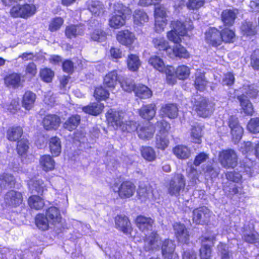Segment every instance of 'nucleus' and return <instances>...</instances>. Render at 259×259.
<instances>
[{
    "instance_id": "1",
    "label": "nucleus",
    "mask_w": 259,
    "mask_h": 259,
    "mask_svg": "<svg viewBox=\"0 0 259 259\" xmlns=\"http://www.w3.org/2000/svg\"><path fill=\"white\" fill-rule=\"evenodd\" d=\"M170 25L172 30L167 32V37L169 40L175 44H179L181 41L180 36L186 35L187 31L193 28L190 20L185 22L181 20L173 21Z\"/></svg>"
},
{
    "instance_id": "2",
    "label": "nucleus",
    "mask_w": 259,
    "mask_h": 259,
    "mask_svg": "<svg viewBox=\"0 0 259 259\" xmlns=\"http://www.w3.org/2000/svg\"><path fill=\"white\" fill-rule=\"evenodd\" d=\"M254 84L244 85L242 88L243 94L238 97L240 104L244 113L246 115H252L253 109L252 104L247 98V96L250 98H256L258 96V91Z\"/></svg>"
},
{
    "instance_id": "3",
    "label": "nucleus",
    "mask_w": 259,
    "mask_h": 259,
    "mask_svg": "<svg viewBox=\"0 0 259 259\" xmlns=\"http://www.w3.org/2000/svg\"><path fill=\"white\" fill-rule=\"evenodd\" d=\"M193 109L198 116L206 117L211 114L213 112V105L209 102L205 98L196 96L191 101Z\"/></svg>"
},
{
    "instance_id": "4",
    "label": "nucleus",
    "mask_w": 259,
    "mask_h": 259,
    "mask_svg": "<svg viewBox=\"0 0 259 259\" xmlns=\"http://www.w3.org/2000/svg\"><path fill=\"white\" fill-rule=\"evenodd\" d=\"M36 12V7L32 4H16L12 6L10 14L14 18L27 19L33 16Z\"/></svg>"
},
{
    "instance_id": "5",
    "label": "nucleus",
    "mask_w": 259,
    "mask_h": 259,
    "mask_svg": "<svg viewBox=\"0 0 259 259\" xmlns=\"http://www.w3.org/2000/svg\"><path fill=\"white\" fill-rule=\"evenodd\" d=\"M157 126L158 133L156 136L155 146L157 148L163 150L166 148L169 144L167 133L170 129V124L164 120L158 121Z\"/></svg>"
},
{
    "instance_id": "6",
    "label": "nucleus",
    "mask_w": 259,
    "mask_h": 259,
    "mask_svg": "<svg viewBox=\"0 0 259 259\" xmlns=\"http://www.w3.org/2000/svg\"><path fill=\"white\" fill-rule=\"evenodd\" d=\"M166 9L163 5H156L154 10L155 25L154 30L157 33H161L164 31L167 24Z\"/></svg>"
},
{
    "instance_id": "7",
    "label": "nucleus",
    "mask_w": 259,
    "mask_h": 259,
    "mask_svg": "<svg viewBox=\"0 0 259 259\" xmlns=\"http://www.w3.org/2000/svg\"><path fill=\"white\" fill-rule=\"evenodd\" d=\"M201 240L202 247L200 249V255L201 259H209L211 255L210 246L215 240V234H206L203 236Z\"/></svg>"
},
{
    "instance_id": "8",
    "label": "nucleus",
    "mask_w": 259,
    "mask_h": 259,
    "mask_svg": "<svg viewBox=\"0 0 259 259\" xmlns=\"http://www.w3.org/2000/svg\"><path fill=\"white\" fill-rule=\"evenodd\" d=\"M219 160L221 165L225 168H233L237 163V155L232 150H223L220 152Z\"/></svg>"
},
{
    "instance_id": "9",
    "label": "nucleus",
    "mask_w": 259,
    "mask_h": 259,
    "mask_svg": "<svg viewBox=\"0 0 259 259\" xmlns=\"http://www.w3.org/2000/svg\"><path fill=\"white\" fill-rule=\"evenodd\" d=\"M185 186L184 176L181 174H175L170 180L168 186V192L171 195H178Z\"/></svg>"
},
{
    "instance_id": "10",
    "label": "nucleus",
    "mask_w": 259,
    "mask_h": 259,
    "mask_svg": "<svg viewBox=\"0 0 259 259\" xmlns=\"http://www.w3.org/2000/svg\"><path fill=\"white\" fill-rule=\"evenodd\" d=\"M112 189L115 192H117L119 196L122 198H128L133 196L136 191V186L132 182L125 181L123 182L119 187L114 184Z\"/></svg>"
},
{
    "instance_id": "11",
    "label": "nucleus",
    "mask_w": 259,
    "mask_h": 259,
    "mask_svg": "<svg viewBox=\"0 0 259 259\" xmlns=\"http://www.w3.org/2000/svg\"><path fill=\"white\" fill-rule=\"evenodd\" d=\"M144 248L145 251H154L159 249L161 239L156 232L151 231L145 234Z\"/></svg>"
},
{
    "instance_id": "12",
    "label": "nucleus",
    "mask_w": 259,
    "mask_h": 259,
    "mask_svg": "<svg viewBox=\"0 0 259 259\" xmlns=\"http://www.w3.org/2000/svg\"><path fill=\"white\" fill-rule=\"evenodd\" d=\"M126 114L123 112L109 110L106 114L107 120L109 124L115 128H120L125 121Z\"/></svg>"
},
{
    "instance_id": "13",
    "label": "nucleus",
    "mask_w": 259,
    "mask_h": 259,
    "mask_svg": "<svg viewBox=\"0 0 259 259\" xmlns=\"http://www.w3.org/2000/svg\"><path fill=\"white\" fill-rule=\"evenodd\" d=\"M228 122L233 139L235 143H237L242 137L243 129L239 124L237 118L235 117H230Z\"/></svg>"
},
{
    "instance_id": "14",
    "label": "nucleus",
    "mask_w": 259,
    "mask_h": 259,
    "mask_svg": "<svg viewBox=\"0 0 259 259\" xmlns=\"http://www.w3.org/2000/svg\"><path fill=\"white\" fill-rule=\"evenodd\" d=\"M116 39L120 44L130 47L135 42L136 37L134 33L128 30H123L117 32Z\"/></svg>"
},
{
    "instance_id": "15",
    "label": "nucleus",
    "mask_w": 259,
    "mask_h": 259,
    "mask_svg": "<svg viewBox=\"0 0 259 259\" xmlns=\"http://www.w3.org/2000/svg\"><path fill=\"white\" fill-rule=\"evenodd\" d=\"M173 229L175 235L179 242L184 243L188 242L189 234L184 224L176 223L173 225Z\"/></svg>"
},
{
    "instance_id": "16",
    "label": "nucleus",
    "mask_w": 259,
    "mask_h": 259,
    "mask_svg": "<svg viewBox=\"0 0 259 259\" xmlns=\"http://www.w3.org/2000/svg\"><path fill=\"white\" fill-rule=\"evenodd\" d=\"M242 237L249 243L259 242V235L254 230L252 224L244 226L242 231Z\"/></svg>"
},
{
    "instance_id": "17",
    "label": "nucleus",
    "mask_w": 259,
    "mask_h": 259,
    "mask_svg": "<svg viewBox=\"0 0 259 259\" xmlns=\"http://www.w3.org/2000/svg\"><path fill=\"white\" fill-rule=\"evenodd\" d=\"M210 214V210L206 207L195 209L193 212V222L197 224L204 223L208 220Z\"/></svg>"
},
{
    "instance_id": "18",
    "label": "nucleus",
    "mask_w": 259,
    "mask_h": 259,
    "mask_svg": "<svg viewBox=\"0 0 259 259\" xmlns=\"http://www.w3.org/2000/svg\"><path fill=\"white\" fill-rule=\"evenodd\" d=\"M205 38L208 44L214 47L220 46L222 42L221 32L214 28H210L206 32Z\"/></svg>"
},
{
    "instance_id": "19",
    "label": "nucleus",
    "mask_w": 259,
    "mask_h": 259,
    "mask_svg": "<svg viewBox=\"0 0 259 259\" xmlns=\"http://www.w3.org/2000/svg\"><path fill=\"white\" fill-rule=\"evenodd\" d=\"M115 222L116 227L119 230L126 234L131 233V223L126 217L118 215L115 218Z\"/></svg>"
},
{
    "instance_id": "20",
    "label": "nucleus",
    "mask_w": 259,
    "mask_h": 259,
    "mask_svg": "<svg viewBox=\"0 0 259 259\" xmlns=\"http://www.w3.org/2000/svg\"><path fill=\"white\" fill-rule=\"evenodd\" d=\"M136 222L138 227L142 231H152L153 220L152 219L140 215L137 218Z\"/></svg>"
},
{
    "instance_id": "21",
    "label": "nucleus",
    "mask_w": 259,
    "mask_h": 259,
    "mask_svg": "<svg viewBox=\"0 0 259 259\" xmlns=\"http://www.w3.org/2000/svg\"><path fill=\"white\" fill-rule=\"evenodd\" d=\"M5 200L7 204L16 206L22 202V196L21 193L14 190L8 192L5 195Z\"/></svg>"
},
{
    "instance_id": "22",
    "label": "nucleus",
    "mask_w": 259,
    "mask_h": 259,
    "mask_svg": "<svg viewBox=\"0 0 259 259\" xmlns=\"http://www.w3.org/2000/svg\"><path fill=\"white\" fill-rule=\"evenodd\" d=\"M154 133V127L152 125L147 123L145 125H139L137 134L140 139L149 140L153 137Z\"/></svg>"
},
{
    "instance_id": "23",
    "label": "nucleus",
    "mask_w": 259,
    "mask_h": 259,
    "mask_svg": "<svg viewBox=\"0 0 259 259\" xmlns=\"http://www.w3.org/2000/svg\"><path fill=\"white\" fill-rule=\"evenodd\" d=\"M42 123L47 130L56 129L60 124V119L56 115L49 114L44 117Z\"/></svg>"
},
{
    "instance_id": "24",
    "label": "nucleus",
    "mask_w": 259,
    "mask_h": 259,
    "mask_svg": "<svg viewBox=\"0 0 259 259\" xmlns=\"http://www.w3.org/2000/svg\"><path fill=\"white\" fill-rule=\"evenodd\" d=\"M160 114L169 118H175L178 114V108L175 104H166L162 106Z\"/></svg>"
},
{
    "instance_id": "25",
    "label": "nucleus",
    "mask_w": 259,
    "mask_h": 259,
    "mask_svg": "<svg viewBox=\"0 0 259 259\" xmlns=\"http://www.w3.org/2000/svg\"><path fill=\"white\" fill-rule=\"evenodd\" d=\"M238 14L237 9H226L224 10L221 15L222 21L226 25H232Z\"/></svg>"
},
{
    "instance_id": "26",
    "label": "nucleus",
    "mask_w": 259,
    "mask_h": 259,
    "mask_svg": "<svg viewBox=\"0 0 259 259\" xmlns=\"http://www.w3.org/2000/svg\"><path fill=\"white\" fill-rule=\"evenodd\" d=\"M156 105L150 104L143 105L139 110V114L143 118L150 120L153 118L156 113Z\"/></svg>"
},
{
    "instance_id": "27",
    "label": "nucleus",
    "mask_w": 259,
    "mask_h": 259,
    "mask_svg": "<svg viewBox=\"0 0 259 259\" xmlns=\"http://www.w3.org/2000/svg\"><path fill=\"white\" fill-rule=\"evenodd\" d=\"M29 188L31 193L42 194L47 190V185L40 179H33L28 183Z\"/></svg>"
},
{
    "instance_id": "28",
    "label": "nucleus",
    "mask_w": 259,
    "mask_h": 259,
    "mask_svg": "<svg viewBox=\"0 0 259 259\" xmlns=\"http://www.w3.org/2000/svg\"><path fill=\"white\" fill-rule=\"evenodd\" d=\"M110 27L118 29L125 24V17L121 14H112L108 21Z\"/></svg>"
},
{
    "instance_id": "29",
    "label": "nucleus",
    "mask_w": 259,
    "mask_h": 259,
    "mask_svg": "<svg viewBox=\"0 0 259 259\" xmlns=\"http://www.w3.org/2000/svg\"><path fill=\"white\" fill-rule=\"evenodd\" d=\"M5 82L8 86L18 88L22 85L23 80H21L20 74L13 73L5 77Z\"/></svg>"
},
{
    "instance_id": "30",
    "label": "nucleus",
    "mask_w": 259,
    "mask_h": 259,
    "mask_svg": "<svg viewBox=\"0 0 259 259\" xmlns=\"http://www.w3.org/2000/svg\"><path fill=\"white\" fill-rule=\"evenodd\" d=\"M85 28L81 25H71L66 27L65 35L69 38L75 37L78 35H81L84 33Z\"/></svg>"
},
{
    "instance_id": "31",
    "label": "nucleus",
    "mask_w": 259,
    "mask_h": 259,
    "mask_svg": "<svg viewBox=\"0 0 259 259\" xmlns=\"http://www.w3.org/2000/svg\"><path fill=\"white\" fill-rule=\"evenodd\" d=\"M87 5L89 10L96 16L102 15L105 12L104 5L99 1H89Z\"/></svg>"
},
{
    "instance_id": "32",
    "label": "nucleus",
    "mask_w": 259,
    "mask_h": 259,
    "mask_svg": "<svg viewBox=\"0 0 259 259\" xmlns=\"http://www.w3.org/2000/svg\"><path fill=\"white\" fill-rule=\"evenodd\" d=\"M119 78H120V77L118 76L116 71H112L105 76L104 84L107 88L114 89L117 84V81H119Z\"/></svg>"
},
{
    "instance_id": "33",
    "label": "nucleus",
    "mask_w": 259,
    "mask_h": 259,
    "mask_svg": "<svg viewBox=\"0 0 259 259\" xmlns=\"http://www.w3.org/2000/svg\"><path fill=\"white\" fill-rule=\"evenodd\" d=\"M175 248L174 242L170 240H165L161 246L162 253L165 259H171L172 254Z\"/></svg>"
},
{
    "instance_id": "34",
    "label": "nucleus",
    "mask_w": 259,
    "mask_h": 259,
    "mask_svg": "<svg viewBox=\"0 0 259 259\" xmlns=\"http://www.w3.org/2000/svg\"><path fill=\"white\" fill-rule=\"evenodd\" d=\"M168 56L170 58L178 57L187 59L189 57V54L184 47L178 44L171 49V51L168 52Z\"/></svg>"
},
{
    "instance_id": "35",
    "label": "nucleus",
    "mask_w": 259,
    "mask_h": 259,
    "mask_svg": "<svg viewBox=\"0 0 259 259\" xmlns=\"http://www.w3.org/2000/svg\"><path fill=\"white\" fill-rule=\"evenodd\" d=\"M136 96L141 99H148L152 95V92L147 86L139 84L137 85L134 89Z\"/></svg>"
},
{
    "instance_id": "36",
    "label": "nucleus",
    "mask_w": 259,
    "mask_h": 259,
    "mask_svg": "<svg viewBox=\"0 0 259 259\" xmlns=\"http://www.w3.org/2000/svg\"><path fill=\"white\" fill-rule=\"evenodd\" d=\"M46 215L50 223L54 225L59 223L62 219L58 209L55 207H50L47 210Z\"/></svg>"
},
{
    "instance_id": "37",
    "label": "nucleus",
    "mask_w": 259,
    "mask_h": 259,
    "mask_svg": "<svg viewBox=\"0 0 259 259\" xmlns=\"http://www.w3.org/2000/svg\"><path fill=\"white\" fill-rule=\"evenodd\" d=\"M152 42L156 49L159 51H165L167 55L168 52L171 51V48L169 46L168 42L163 37L154 38Z\"/></svg>"
},
{
    "instance_id": "38",
    "label": "nucleus",
    "mask_w": 259,
    "mask_h": 259,
    "mask_svg": "<svg viewBox=\"0 0 259 259\" xmlns=\"http://www.w3.org/2000/svg\"><path fill=\"white\" fill-rule=\"evenodd\" d=\"M173 153L179 159H187L190 156V149L186 146L179 145L173 148Z\"/></svg>"
},
{
    "instance_id": "39",
    "label": "nucleus",
    "mask_w": 259,
    "mask_h": 259,
    "mask_svg": "<svg viewBox=\"0 0 259 259\" xmlns=\"http://www.w3.org/2000/svg\"><path fill=\"white\" fill-rule=\"evenodd\" d=\"M104 106L101 103H94L82 107V110L88 114L97 115L99 114L103 110Z\"/></svg>"
},
{
    "instance_id": "40",
    "label": "nucleus",
    "mask_w": 259,
    "mask_h": 259,
    "mask_svg": "<svg viewBox=\"0 0 259 259\" xmlns=\"http://www.w3.org/2000/svg\"><path fill=\"white\" fill-rule=\"evenodd\" d=\"M36 95L30 91H27L23 97L22 106L27 110H30L33 106Z\"/></svg>"
},
{
    "instance_id": "41",
    "label": "nucleus",
    "mask_w": 259,
    "mask_h": 259,
    "mask_svg": "<svg viewBox=\"0 0 259 259\" xmlns=\"http://www.w3.org/2000/svg\"><path fill=\"white\" fill-rule=\"evenodd\" d=\"M202 135V128L201 126L197 123L192 126L190 136L193 143L196 144L201 143Z\"/></svg>"
},
{
    "instance_id": "42",
    "label": "nucleus",
    "mask_w": 259,
    "mask_h": 259,
    "mask_svg": "<svg viewBox=\"0 0 259 259\" xmlns=\"http://www.w3.org/2000/svg\"><path fill=\"white\" fill-rule=\"evenodd\" d=\"M49 148L53 156H59L61 152V145L60 139L57 137L51 138L49 141Z\"/></svg>"
},
{
    "instance_id": "43",
    "label": "nucleus",
    "mask_w": 259,
    "mask_h": 259,
    "mask_svg": "<svg viewBox=\"0 0 259 259\" xmlns=\"http://www.w3.org/2000/svg\"><path fill=\"white\" fill-rule=\"evenodd\" d=\"M133 18L134 23L137 25H143L149 20L147 14L144 11L140 9L135 11Z\"/></svg>"
},
{
    "instance_id": "44",
    "label": "nucleus",
    "mask_w": 259,
    "mask_h": 259,
    "mask_svg": "<svg viewBox=\"0 0 259 259\" xmlns=\"http://www.w3.org/2000/svg\"><path fill=\"white\" fill-rule=\"evenodd\" d=\"M207 81L205 80L204 75L200 71H197L195 74L194 86L197 90L203 91L205 90Z\"/></svg>"
},
{
    "instance_id": "45",
    "label": "nucleus",
    "mask_w": 259,
    "mask_h": 259,
    "mask_svg": "<svg viewBox=\"0 0 259 259\" xmlns=\"http://www.w3.org/2000/svg\"><path fill=\"white\" fill-rule=\"evenodd\" d=\"M23 134V130L20 126L12 127L7 132V139L11 141H16Z\"/></svg>"
},
{
    "instance_id": "46",
    "label": "nucleus",
    "mask_w": 259,
    "mask_h": 259,
    "mask_svg": "<svg viewBox=\"0 0 259 259\" xmlns=\"http://www.w3.org/2000/svg\"><path fill=\"white\" fill-rule=\"evenodd\" d=\"M141 63L138 56L134 54L128 55L127 59V65L129 70L136 71L138 70Z\"/></svg>"
},
{
    "instance_id": "47",
    "label": "nucleus",
    "mask_w": 259,
    "mask_h": 259,
    "mask_svg": "<svg viewBox=\"0 0 259 259\" xmlns=\"http://www.w3.org/2000/svg\"><path fill=\"white\" fill-rule=\"evenodd\" d=\"M40 164L45 171L51 170L55 167V161L49 155L41 156L39 160Z\"/></svg>"
},
{
    "instance_id": "48",
    "label": "nucleus",
    "mask_w": 259,
    "mask_h": 259,
    "mask_svg": "<svg viewBox=\"0 0 259 259\" xmlns=\"http://www.w3.org/2000/svg\"><path fill=\"white\" fill-rule=\"evenodd\" d=\"M80 121V117L78 115H72L65 122L64 127L69 131L75 129Z\"/></svg>"
},
{
    "instance_id": "49",
    "label": "nucleus",
    "mask_w": 259,
    "mask_h": 259,
    "mask_svg": "<svg viewBox=\"0 0 259 259\" xmlns=\"http://www.w3.org/2000/svg\"><path fill=\"white\" fill-rule=\"evenodd\" d=\"M29 206L33 209L39 210L43 208L44 201L40 197L36 195L30 196L28 200Z\"/></svg>"
},
{
    "instance_id": "50",
    "label": "nucleus",
    "mask_w": 259,
    "mask_h": 259,
    "mask_svg": "<svg viewBox=\"0 0 259 259\" xmlns=\"http://www.w3.org/2000/svg\"><path fill=\"white\" fill-rule=\"evenodd\" d=\"M148 62L156 70L159 72H163L165 64L159 57L156 55L152 56L149 58Z\"/></svg>"
},
{
    "instance_id": "51",
    "label": "nucleus",
    "mask_w": 259,
    "mask_h": 259,
    "mask_svg": "<svg viewBox=\"0 0 259 259\" xmlns=\"http://www.w3.org/2000/svg\"><path fill=\"white\" fill-rule=\"evenodd\" d=\"M1 187L4 188H11L14 186V177L8 174H4L0 176Z\"/></svg>"
},
{
    "instance_id": "52",
    "label": "nucleus",
    "mask_w": 259,
    "mask_h": 259,
    "mask_svg": "<svg viewBox=\"0 0 259 259\" xmlns=\"http://www.w3.org/2000/svg\"><path fill=\"white\" fill-rule=\"evenodd\" d=\"M138 194L141 198L143 197L148 199H153L155 198L154 191L150 185L146 187L140 186Z\"/></svg>"
},
{
    "instance_id": "53",
    "label": "nucleus",
    "mask_w": 259,
    "mask_h": 259,
    "mask_svg": "<svg viewBox=\"0 0 259 259\" xmlns=\"http://www.w3.org/2000/svg\"><path fill=\"white\" fill-rule=\"evenodd\" d=\"M35 224L37 228L41 230H47L49 228L48 218L42 214H38L36 216Z\"/></svg>"
},
{
    "instance_id": "54",
    "label": "nucleus",
    "mask_w": 259,
    "mask_h": 259,
    "mask_svg": "<svg viewBox=\"0 0 259 259\" xmlns=\"http://www.w3.org/2000/svg\"><path fill=\"white\" fill-rule=\"evenodd\" d=\"M176 76L181 80L188 78L190 73V68L184 65L179 66L176 70Z\"/></svg>"
},
{
    "instance_id": "55",
    "label": "nucleus",
    "mask_w": 259,
    "mask_h": 259,
    "mask_svg": "<svg viewBox=\"0 0 259 259\" xmlns=\"http://www.w3.org/2000/svg\"><path fill=\"white\" fill-rule=\"evenodd\" d=\"M119 82L120 84L122 89L125 92H134L135 85L134 82L127 78H119Z\"/></svg>"
},
{
    "instance_id": "56",
    "label": "nucleus",
    "mask_w": 259,
    "mask_h": 259,
    "mask_svg": "<svg viewBox=\"0 0 259 259\" xmlns=\"http://www.w3.org/2000/svg\"><path fill=\"white\" fill-rule=\"evenodd\" d=\"M142 155L144 159L152 161L156 159V153L154 149L150 147H143L141 150Z\"/></svg>"
},
{
    "instance_id": "57",
    "label": "nucleus",
    "mask_w": 259,
    "mask_h": 259,
    "mask_svg": "<svg viewBox=\"0 0 259 259\" xmlns=\"http://www.w3.org/2000/svg\"><path fill=\"white\" fill-rule=\"evenodd\" d=\"M90 35L91 39L96 41L102 42L106 39V33L100 28L95 29Z\"/></svg>"
},
{
    "instance_id": "58",
    "label": "nucleus",
    "mask_w": 259,
    "mask_h": 259,
    "mask_svg": "<svg viewBox=\"0 0 259 259\" xmlns=\"http://www.w3.org/2000/svg\"><path fill=\"white\" fill-rule=\"evenodd\" d=\"M64 20L61 17H55L52 19L49 23V30L51 32H55L59 30L63 24Z\"/></svg>"
},
{
    "instance_id": "59",
    "label": "nucleus",
    "mask_w": 259,
    "mask_h": 259,
    "mask_svg": "<svg viewBox=\"0 0 259 259\" xmlns=\"http://www.w3.org/2000/svg\"><path fill=\"white\" fill-rule=\"evenodd\" d=\"M222 41L226 42H232L235 37V32L231 29L226 28L222 30L221 33Z\"/></svg>"
},
{
    "instance_id": "60",
    "label": "nucleus",
    "mask_w": 259,
    "mask_h": 259,
    "mask_svg": "<svg viewBox=\"0 0 259 259\" xmlns=\"http://www.w3.org/2000/svg\"><path fill=\"white\" fill-rule=\"evenodd\" d=\"M174 68L171 66L164 65V69L163 70L164 73L166 75V80L168 83L174 84L176 82V79L174 76V73H175Z\"/></svg>"
},
{
    "instance_id": "61",
    "label": "nucleus",
    "mask_w": 259,
    "mask_h": 259,
    "mask_svg": "<svg viewBox=\"0 0 259 259\" xmlns=\"http://www.w3.org/2000/svg\"><path fill=\"white\" fill-rule=\"evenodd\" d=\"M5 109L9 111L11 113H15L19 108V99L16 98L12 99L10 103H6L4 105Z\"/></svg>"
},
{
    "instance_id": "62",
    "label": "nucleus",
    "mask_w": 259,
    "mask_h": 259,
    "mask_svg": "<svg viewBox=\"0 0 259 259\" xmlns=\"http://www.w3.org/2000/svg\"><path fill=\"white\" fill-rule=\"evenodd\" d=\"M131 11L128 7L124 6L120 3H115L113 6V12L112 14H121L125 16V14H130Z\"/></svg>"
},
{
    "instance_id": "63",
    "label": "nucleus",
    "mask_w": 259,
    "mask_h": 259,
    "mask_svg": "<svg viewBox=\"0 0 259 259\" xmlns=\"http://www.w3.org/2000/svg\"><path fill=\"white\" fill-rule=\"evenodd\" d=\"M218 249L221 255V259H232V254L225 244L220 243L218 246Z\"/></svg>"
},
{
    "instance_id": "64",
    "label": "nucleus",
    "mask_w": 259,
    "mask_h": 259,
    "mask_svg": "<svg viewBox=\"0 0 259 259\" xmlns=\"http://www.w3.org/2000/svg\"><path fill=\"white\" fill-rule=\"evenodd\" d=\"M247 129L252 133H259V118H251L247 124Z\"/></svg>"
}]
</instances>
